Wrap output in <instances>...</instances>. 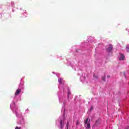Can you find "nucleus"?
Masks as SVG:
<instances>
[{"instance_id": "f257e3e1", "label": "nucleus", "mask_w": 129, "mask_h": 129, "mask_svg": "<svg viewBox=\"0 0 129 129\" xmlns=\"http://www.w3.org/2000/svg\"><path fill=\"white\" fill-rule=\"evenodd\" d=\"M90 121H89L88 122V118H87L85 120H84V125L86 127V128L89 129L90 128Z\"/></svg>"}, {"instance_id": "f03ea898", "label": "nucleus", "mask_w": 129, "mask_h": 129, "mask_svg": "<svg viewBox=\"0 0 129 129\" xmlns=\"http://www.w3.org/2000/svg\"><path fill=\"white\" fill-rule=\"evenodd\" d=\"M112 49H113V46H112V45L108 44V45H107L106 51V52H108V53H109V52H111Z\"/></svg>"}, {"instance_id": "7ed1b4c3", "label": "nucleus", "mask_w": 129, "mask_h": 129, "mask_svg": "<svg viewBox=\"0 0 129 129\" xmlns=\"http://www.w3.org/2000/svg\"><path fill=\"white\" fill-rule=\"evenodd\" d=\"M22 91V90H21V89H18L16 92H15V95L16 96H17V95H19V94H20V93H21V92Z\"/></svg>"}, {"instance_id": "20e7f679", "label": "nucleus", "mask_w": 129, "mask_h": 129, "mask_svg": "<svg viewBox=\"0 0 129 129\" xmlns=\"http://www.w3.org/2000/svg\"><path fill=\"white\" fill-rule=\"evenodd\" d=\"M119 60H124V55L121 54Z\"/></svg>"}, {"instance_id": "39448f33", "label": "nucleus", "mask_w": 129, "mask_h": 129, "mask_svg": "<svg viewBox=\"0 0 129 129\" xmlns=\"http://www.w3.org/2000/svg\"><path fill=\"white\" fill-rule=\"evenodd\" d=\"M60 127L62 128L63 126H64V121L62 120H60Z\"/></svg>"}, {"instance_id": "423d86ee", "label": "nucleus", "mask_w": 129, "mask_h": 129, "mask_svg": "<svg viewBox=\"0 0 129 129\" xmlns=\"http://www.w3.org/2000/svg\"><path fill=\"white\" fill-rule=\"evenodd\" d=\"M93 77H94V78H96V79H97V78H98V76H97L96 75H94Z\"/></svg>"}, {"instance_id": "0eeeda50", "label": "nucleus", "mask_w": 129, "mask_h": 129, "mask_svg": "<svg viewBox=\"0 0 129 129\" xmlns=\"http://www.w3.org/2000/svg\"><path fill=\"white\" fill-rule=\"evenodd\" d=\"M102 80L104 82H105V76L102 77Z\"/></svg>"}, {"instance_id": "6e6552de", "label": "nucleus", "mask_w": 129, "mask_h": 129, "mask_svg": "<svg viewBox=\"0 0 129 129\" xmlns=\"http://www.w3.org/2000/svg\"><path fill=\"white\" fill-rule=\"evenodd\" d=\"M58 82H59V83H60V84H62V79H59L58 80Z\"/></svg>"}, {"instance_id": "1a4fd4ad", "label": "nucleus", "mask_w": 129, "mask_h": 129, "mask_svg": "<svg viewBox=\"0 0 129 129\" xmlns=\"http://www.w3.org/2000/svg\"><path fill=\"white\" fill-rule=\"evenodd\" d=\"M76 124V125H78L79 124V120H77Z\"/></svg>"}, {"instance_id": "9d476101", "label": "nucleus", "mask_w": 129, "mask_h": 129, "mask_svg": "<svg viewBox=\"0 0 129 129\" xmlns=\"http://www.w3.org/2000/svg\"><path fill=\"white\" fill-rule=\"evenodd\" d=\"M67 129H68V126H69V122L68 121L67 123Z\"/></svg>"}, {"instance_id": "9b49d317", "label": "nucleus", "mask_w": 129, "mask_h": 129, "mask_svg": "<svg viewBox=\"0 0 129 129\" xmlns=\"http://www.w3.org/2000/svg\"><path fill=\"white\" fill-rule=\"evenodd\" d=\"M126 51L127 52H129V47H126Z\"/></svg>"}, {"instance_id": "f8f14e48", "label": "nucleus", "mask_w": 129, "mask_h": 129, "mask_svg": "<svg viewBox=\"0 0 129 129\" xmlns=\"http://www.w3.org/2000/svg\"><path fill=\"white\" fill-rule=\"evenodd\" d=\"M15 129H21V128L19 127L18 126H16Z\"/></svg>"}, {"instance_id": "ddd939ff", "label": "nucleus", "mask_w": 129, "mask_h": 129, "mask_svg": "<svg viewBox=\"0 0 129 129\" xmlns=\"http://www.w3.org/2000/svg\"><path fill=\"white\" fill-rule=\"evenodd\" d=\"M92 109H93V108L92 107H91V110H92Z\"/></svg>"}, {"instance_id": "4468645a", "label": "nucleus", "mask_w": 129, "mask_h": 129, "mask_svg": "<svg viewBox=\"0 0 129 129\" xmlns=\"http://www.w3.org/2000/svg\"><path fill=\"white\" fill-rule=\"evenodd\" d=\"M109 77H110V76H107V78H109Z\"/></svg>"}, {"instance_id": "2eb2a0df", "label": "nucleus", "mask_w": 129, "mask_h": 129, "mask_svg": "<svg viewBox=\"0 0 129 129\" xmlns=\"http://www.w3.org/2000/svg\"><path fill=\"white\" fill-rule=\"evenodd\" d=\"M96 122H98V121H96Z\"/></svg>"}]
</instances>
